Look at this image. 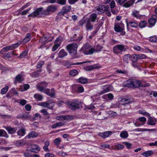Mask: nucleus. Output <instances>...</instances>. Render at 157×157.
<instances>
[{
	"mask_svg": "<svg viewBox=\"0 0 157 157\" xmlns=\"http://www.w3.org/2000/svg\"><path fill=\"white\" fill-rule=\"evenodd\" d=\"M90 21L87 20L86 25V30H91L93 28V25L91 23Z\"/></svg>",
	"mask_w": 157,
	"mask_h": 157,
	"instance_id": "20",
	"label": "nucleus"
},
{
	"mask_svg": "<svg viewBox=\"0 0 157 157\" xmlns=\"http://www.w3.org/2000/svg\"><path fill=\"white\" fill-rule=\"evenodd\" d=\"M48 36H45V35L40 40V42H43L44 41L45 42V41H47L48 40Z\"/></svg>",
	"mask_w": 157,
	"mask_h": 157,
	"instance_id": "58",
	"label": "nucleus"
},
{
	"mask_svg": "<svg viewBox=\"0 0 157 157\" xmlns=\"http://www.w3.org/2000/svg\"><path fill=\"white\" fill-rule=\"evenodd\" d=\"M77 45L75 43H73L68 45L66 48L70 53L72 56H74L77 53Z\"/></svg>",
	"mask_w": 157,
	"mask_h": 157,
	"instance_id": "4",
	"label": "nucleus"
},
{
	"mask_svg": "<svg viewBox=\"0 0 157 157\" xmlns=\"http://www.w3.org/2000/svg\"><path fill=\"white\" fill-rule=\"evenodd\" d=\"M57 10V8L56 5H50L48 6L46 10H43L41 13L42 16L48 15L51 13L56 11Z\"/></svg>",
	"mask_w": 157,
	"mask_h": 157,
	"instance_id": "3",
	"label": "nucleus"
},
{
	"mask_svg": "<svg viewBox=\"0 0 157 157\" xmlns=\"http://www.w3.org/2000/svg\"><path fill=\"white\" fill-rule=\"evenodd\" d=\"M116 72L118 73H121L122 74H126L127 73V71L125 70H117Z\"/></svg>",
	"mask_w": 157,
	"mask_h": 157,
	"instance_id": "63",
	"label": "nucleus"
},
{
	"mask_svg": "<svg viewBox=\"0 0 157 157\" xmlns=\"http://www.w3.org/2000/svg\"><path fill=\"white\" fill-rule=\"evenodd\" d=\"M89 17V18L88 20L90 21L91 22H95L97 19V14L95 13L91 14Z\"/></svg>",
	"mask_w": 157,
	"mask_h": 157,
	"instance_id": "18",
	"label": "nucleus"
},
{
	"mask_svg": "<svg viewBox=\"0 0 157 157\" xmlns=\"http://www.w3.org/2000/svg\"><path fill=\"white\" fill-rule=\"evenodd\" d=\"M70 75L74 76L78 74V72L75 69H74L71 70L69 72Z\"/></svg>",
	"mask_w": 157,
	"mask_h": 157,
	"instance_id": "40",
	"label": "nucleus"
},
{
	"mask_svg": "<svg viewBox=\"0 0 157 157\" xmlns=\"http://www.w3.org/2000/svg\"><path fill=\"white\" fill-rule=\"evenodd\" d=\"M39 105L43 107L48 108L50 109H52L55 106V102L49 100L47 101L40 103Z\"/></svg>",
	"mask_w": 157,
	"mask_h": 157,
	"instance_id": "6",
	"label": "nucleus"
},
{
	"mask_svg": "<svg viewBox=\"0 0 157 157\" xmlns=\"http://www.w3.org/2000/svg\"><path fill=\"white\" fill-rule=\"evenodd\" d=\"M139 112L140 113L142 114L146 117H149L150 116L149 114L144 110H140Z\"/></svg>",
	"mask_w": 157,
	"mask_h": 157,
	"instance_id": "45",
	"label": "nucleus"
},
{
	"mask_svg": "<svg viewBox=\"0 0 157 157\" xmlns=\"http://www.w3.org/2000/svg\"><path fill=\"white\" fill-rule=\"evenodd\" d=\"M123 101L125 104H128L132 103V100L130 99H124L123 100Z\"/></svg>",
	"mask_w": 157,
	"mask_h": 157,
	"instance_id": "51",
	"label": "nucleus"
},
{
	"mask_svg": "<svg viewBox=\"0 0 157 157\" xmlns=\"http://www.w3.org/2000/svg\"><path fill=\"white\" fill-rule=\"evenodd\" d=\"M29 150L32 152H36V151L40 150V148L37 145L32 144L29 147Z\"/></svg>",
	"mask_w": 157,
	"mask_h": 157,
	"instance_id": "15",
	"label": "nucleus"
},
{
	"mask_svg": "<svg viewBox=\"0 0 157 157\" xmlns=\"http://www.w3.org/2000/svg\"><path fill=\"white\" fill-rule=\"evenodd\" d=\"M7 135L6 132L3 129L0 130V136H6Z\"/></svg>",
	"mask_w": 157,
	"mask_h": 157,
	"instance_id": "48",
	"label": "nucleus"
},
{
	"mask_svg": "<svg viewBox=\"0 0 157 157\" xmlns=\"http://www.w3.org/2000/svg\"><path fill=\"white\" fill-rule=\"evenodd\" d=\"M13 50L12 46L11 45L10 46H8L6 47L3 48L2 49V51H5L6 52H7L9 50Z\"/></svg>",
	"mask_w": 157,
	"mask_h": 157,
	"instance_id": "39",
	"label": "nucleus"
},
{
	"mask_svg": "<svg viewBox=\"0 0 157 157\" xmlns=\"http://www.w3.org/2000/svg\"><path fill=\"white\" fill-rule=\"evenodd\" d=\"M132 15L134 17L138 18L140 17L139 14V11L135 10L132 12Z\"/></svg>",
	"mask_w": 157,
	"mask_h": 157,
	"instance_id": "42",
	"label": "nucleus"
},
{
	"mask_svg": "<svg viewBox=\"0 0 157 157\" xmlns=\"http://www.w3.org/2000/svg\"><path fill=\"white\" fill-rule=\"evenodd\" d=\"M65 115V120L68 121H71L73 120L74 119V117L72 115Z\"/></svg>",
	"mask_w": 157,
	"mask_h": 157,
	"instance_id": "36",
	"label": "nucleus"
},
{
	"mask_svg": "<svg viewBox=\"0 0 157 157\" xmlns=\"http://www.w3.org/2000/svg\"><path fill=\"white\" fill-rule=\"evenodd\" d=\"M138 54H135L132 55V62H136L139 59Z\"/></svg>",
	"mask_w": 157,
	"mask_h": 157,
	"instance_id": "41",
	"label": "nucleus"
},
{
	"mask_svg": "<svg viewBox=\"0 0 157 157\" xmlns=\"http://www.w3.org/2000/svg\"><path fill=\"white\" fill-rule=\"evenodd\" d=\"M17 118H25L26 119L29 117L28 115H26L24 114H20L19 115L17 116Z\"/></svg>",
	"mask_w": 157,
	"mask_h": 157,
	"instance_id": "52",
	"label": "nucleus"
},
{
	"mask_svg": "<svg viewBox=\"0 0 157 157\" xmlns=\"http://www.w3.org/2000/svg\"><path fill=\"white\" fill-rule=\"evenodd\" d=\"M123 144H125L127 147V148L128 149H130L131 148L132 144L129 143L127 142H123Z\"/></svg>",
	"mask_w": 157,
	"mask_h": 157,
	"instance_id": "55",
	"label": "nucleus"
},
{
	"mask_svg": "<svg viewBox=\"0 0 157 157\" xmlns=\"http://www.w3.org/2000/svg\"><path fill=\"white\" fill-rule=\"evenodd\" d=\"M147 25V22L145 21H142L140 22L139 25V26L140 28H142L146 26Z\"/></svg>",
	"mask_w": 157,
	"mask_h": 157,
	"instance_id": "38",
	"label": "nucleus"
},
{
	"mask_svg": "<svg viewBox=\"0 0 157 157\" xmlns=\"http://www.w3.org/2000/svg\"><path fill=\"white\" fill-rule=\"evenodd\" d=\"M34 97L37 101H41L43 99V96L39 94H35L34 95Z\"/></svg>",
	"mask_w": 157,
	"mask_h": 157,
	"instance_id": "31",
	"label": "nucleus"
},
{
	"mask_svg": "<svg viewBox=\"0 0 157 157\" xmlns=\"http://www.w3.org/2000/svg\"><path fill=\"white\" fill-rule=\"evenodd\" d=\"M71 10V6H66L63 7L61 13H63V14L66 13L69 11Z\"/></svg>",
	"mask_w": 157,
	"mask_h": 157,
	"instance_id": "27",
	"label": "nucleus"
},
{
	"mask_svg": "<svg viewBox=\"0 0 157 157\" xmlns=\"http://www.w3.org/2000/svg\"><path fill=\"white\" fill-rule=\"evenodd\" d=\"M114 30L115 31L119 32H121L124 29V26L123 25H121L118 23H115L114 25Z\"/></svg>",
	"mask_w": 157,
	"mask_h": 157,
	"instance_id": "12",
	"label": "nucleus"
},
{
	"mask_svg": "<svg viewBox=\"0 0 157 157\" xmlns=\"http://www.w3.org/2000/svg\"><path fill=\"white\" fill-rule=\"evenodd\" d=\"M139 120L140 121L142 122L143 123L142 124H144L146 121V119L144 117H141L139 118Z\"/></svg>",
	"mask_w": 157,
	"mask_h": 157,
	"instance_id": "54",
	"label": "nucleus"
},
{
	"mask_svg": "<svg viewBox=\"0 0 157 157\" xmlns=\"http://www.w3.org/2000/svg\"><path fill=\"white\" fill-rule=\"evenodd\" d=\"M5 129L8 131L9 133L12 134L15 133L16 130L15 128H12L10 127H5Z\"/></svg>",
	"mask_w": 157,
	"mask_h": 157,
	"instance_id": "26",
	"label": "nucleus"
},
{
	"mask_svg": "<svg viewBox=\"0 0 157 157\" xmlns=\"http://www.w3.org/2000/svg\"><path fill=\"white\" fill-rule=\"evenodd\" d=\"M51 93H50V90L49 89H44V92L46 94L49 95V96L53 97L55 95V90L53 88L51 89Z\"/></svg>",
	"mask_w": 157,
	"mask_h": 157,
	"instance_id": "11",
	"label": "nucleus"
},
{
	"mask_svg": "<svg viewBox=\"0 0 157 157\" xmlns=\"http://www.w3.org/2000/svg\"><path fill=\"white\" fill-rule=\"evenodd\" d=\"M101 67L100 65L98 64H95L86 67L85 68V70L87 71H91L94 69H97L98 68H101Z\"/></svg>",
	"mask_w": 157,
	"mask_h": 157,
	"instance_id": "10",
	"label": "nucleus"
},
{
	"mask_svg": "<svg viewBox=\"0 0 157 157\" xmlns=\"http://www.w3.org/2000/svg\"><path fill=\"white\" fill-rule=\"evenodd\" d=\"M82 36H78L75 39H71V40L73 41L79 42L80 41V40L82 39Z\"/></svg>",
	"mask_w": 157,
	"mask_h": 157,
	"instance_id": "56",
	"label": "nucleus"
},
{
	"mask_svg": "<svg viewBox=\"0 0 157 157\" xmlns=\"http://www.w3.org/2000/svg\"><path fill=\"white\" fill-rule=\"evenodd\" d=\"M65 104L69 109L72 110H75L82 107V103L76 99L67 101Z\"/></svg>",
	"mask_w": 157,
	"mask_h": 157,
	"instance_id": "1",
	"label": "nucleus"
},
{
	"mask_svg": "<svg viewBox=\"0 0 157 157\" xmlns=\"http://www.w3.org/2000/svg\"><path fill=\"white\" fill-rule=\"evenodd\" d=\"M44 87H43L41 86H40L38 85L37 86V89L40 91L41 92H44Z\"/></svg>",
	"mask_w": 157,
	"mask_h": 157,
	"instance_id": "59",
	"label": "nucleus"
},
{
	"mask_svg": "<svg viewBox=\"0 0 157 157\" xmlns=\"http://www.w3.org/2000/svg\"><path fill=\"white\" fill-rule=\"evenodd\" d=\"M50 143L48 141H46L43 147V149L46 151H49V150L48 148V147Z\"/></svg>",
	"mask_w": 157,
	"mask_h": 157,
	"instance_id": "33",
	"label": "nucleus"
},
{
	"mask_svg": "<svg viewBox=\"0 0 157 157\" xmlns=\"http://www.w3.org/2000/svg\"><path fill=\"white\" fill-rule=\"evenodd\" d=\"M135 0H130L126 2L124 5L123 6L126 8H128L132 6L134 3Z\"/></svg>",
	"mask_w": 157,
	"mask_h": 157,
	"instance_id": "23",
	"label": "nucleus"
},
{
	"mask_svg": "<svg viewBox=\"0 0 157 157\" xmlns=\"http://www.w3.org/2000/svg\"><path fill=\"white\" fill-rule=\"evenodd\" d=\"M150 41L153 42H157V36H151L149 39Z\"/></svg>",
	"mask_w": 157,
	"mask_h": 157,
	"instance_id": "50",
	"label": "nucleus"
},
{
	"mask_svg": "<svg viewBox=\"0 0 157 157\" xmlns=\"http://www.w3.org/2000/svg\"><path fill=\"white\" fill-rule=\"evenodd\" d=\"M88 81V79L87 78L81 77L78 79V81L80 83L82 84H86Z\"/></svg>",
	"mask_w": 157,
	"mask_h": 157,
	"instance_id": "28",
	"label": "nucleus"
},
{
	"mask_svg": "<svg viewBox=\"0 0 157 157\" xmlns=\"http://www.w3.org/2000/svg\"><path fill=\"white\" fill-rule=\"evenodd\" d=\"M31 38V34L29 33H27L22 41V43L23 44L27 43L29 41Z\"/></svg>",
	"mask_w": 157,
	"mask_h": 157,
	"instance_id": "24",
	"label": "nucleus"
},
{
	"mask_svg": "<svg viewBox=\"0 0 157 157\" xmlns=\"http://www.w3.org/2000/svg\"><path fill=\"white\" fill-rule=\"evenodd\" d=\"M67 53L64 49L61 50L59 52L58 55V57L60 58H63L65 56H66Z\"/></svg>",
	"mask_w": 157,
	"mask_h": 157,
	"instance_id": "17",
	"label": "nucleus"
},
{
	"mask_svg": "<svg viewBox=\"0 0 157 157\" xmlns=\"http://www.w3.org/2000/svg\"><path fill=\"white\" fill-rule=\"evenodd\" d=\"M58 40V39H57L55 40V45L52 48V51H55L60 46L59 44H58L57 43Z\"/></svg>",
	"mask_w": 157,
	"mask_h": 157,
	"instance_id": "34",
	"label": "nucleus"
},
{
	"mask_svg": "<svg viewBox=\"0 0 157 157\" xmlns=\"http://www.w3.org/2000/svg\"><path fill=\"white\" fill-rule=\"evenodd\" d=\"M113 133V132L111 131H106L104 132L100 133L99 134V135L104 138H105L108 137L110 135H111Z\"/></svg>",
	"mask_w": 157,
	"mask_h": 157,
	"instance_id": "14",
	"label": "nucleus"
},
{
	"mask_svg": "<svg viewBox=\"0 0 157 157\" xmlns=\"http://www.w3.org/2000/svg\"><path fill=\"white\" fill-rule=\"evenodd\" d=\"M66 0H57V2L59 4L61 5H65L66 3Z\"/></svg>",
	"mask_w": 157,
	"mask_h": 157,
	"instance_id": "53",
	"label": "nucleus"
},
{
	"mask_svg": "<svg viewBox=\"0 0 157 157\" xmlns=\"http://www.w3.org/2000/svg\"><path fill=\"white\" fill-rule=\"evenodd\" d=\"M25 130L22 128L21 129V130H19L17 132V134L19 136H24L25 133Z\"/></svg>",
	"mask_w": 157,
	"mask_h": 157,
	"instance_id": "43",
	"label": "nucleus"
},
{
	"mask_svg": "<svg viewBox=\"0 0 157 157\" xmlns=\"http://www.w3.org/2000/svg\"><path fill=\"white\" fill-rule=\"evenodd\" d=\"M157 122L156 119L155 118L149 117L147 122V124L148 125H154L156 124Z\"/></svg>",
	"mask_w": 157,
	"mask_h": 157,
	"instance_id": "13",
	"label": "nucleus"
},
{
	"mask_svg": "<svg viewBox=\"0 0 157 157\" xmlns=\"http://www.w3.org/2000/svg\"><path fill=\"white\" fill-rule=\"evenodd\" d=\"M126 22L127 29L128 30H129L128 28L129 26L131 27L134 28H136L138 27V25L137 22L133 21H128L127 20L126 21Z\"/></svg>",
	"mask_w": 157,
	"mask_h": 157,
	"instance_id": "9",
	"label": "nucleus"
},
{
	"mask_svg": "<svg viewBox=\"0 0 157 157\" xmlns=\"http://www.w3.org/2000/svg\"><path fill=\"white\" fill-rule=\"evenodd\" d=\"M133 86L134 88H138L140 86H142V85L141 84L140 81L136 80H133Z\"/></svg>",
	"mask_w": 157,
	"mask_h": 157,
	"instance_id": "22",
	"label": "nucleus"
},
{
	"mask_svg": "<svg viewBox=\"0 0 157 157\" xmlns=\"http://www.w3.org/2000/svg\"><path fill=\"white\" fill-rule=\"evenodd\" d=\"M61 141V140L59 138H57L55 139L54 141V143L56 145H59L60 144V142Z\"/></svg>",
	"mask_w": 157,
	"mask_h": 157,
	"instance_id": "64",
	"label": "nucleus"
},
{
	"mask_svg": "<svg viewBox=\"0 0 157 157\" xmlns=\"http://www.w3.org/2000/svg\"><path fill=\"white\" fill-rule=\"evenodd\" d=\"M43 8L40 7L38 8L33 12L32 13L33 16V17H35L36 16L39 15L40 14V13L41 14V13L43 11Z\"/></svg>",
	"mask_w": 157,
	"mask_h": 157,
	"instance_id": "19",
	"label": "nucleus"
},
{
	"mask_svg": "<svg viewBox=\"0 0 157 157\" xmlns=\"http://www.w3.org/2000/svg\"><path fill=\"white\" fill-rule=\"evenodd\" d=\"M128 47L124 44H118L113 48L114 53L117 54H121L123 52H125L128 49Z\"/></svg>",
	"mask_w": 157,
	"mask_h": 157,
	"instance_id": "2",
	"label": "nucleus"
},
{
	"mask_svg": "<svg viewBox=\"0 0 157 157\" xmlns=\"http://www.w3.org/2000/svg\"><path fill=\"white\" fill-rule=\"evenodd\" d=\"M132 82H133V80H128L127 82V86L128 87H133V83Z\"/></svg>",
	"mask_w": 157,
	"mask_h": 157,
	"instance_id": "46",
	"label": "nucleus"
},
{
	"mask_svg": "<svg viewBox=\"0 0 157 157\" xmlns=\"http://www.w3.org/2000/svg\"><path fill=\"white\" fill-rule=\"evenodd\" d=\"M56 119L59 121H64L65 120V115H62L57 116L56 117Z\"/></svg>",
	"mask_w": 157,
	"mask_h": 157,
	"instance_id": "49",
	"label": "nucleus"
},
{
	"mask_svg": "<svg viewBox=\"0 0 157 157\" xmlns=\"http://www.w3.org/2000/svg\"><path fill=\"white\" fill-rule=\"evenodd\" d=\"M157 16L155 15H152L151 17L149 19L148 21L150 25H154L157 19Z\"/></svg>",
	"mask_w": 157,
	"mask_h": 157,
	"instance_id": "16",
	"label": "nucleus"
},
{
	"mask_svg": "<svg viewBox=\"0 0 157 157\" xmlns=\"http://www.w3.org/2000/svg\"><path fill=\"white\" fill-rule=\"evenodd\" d=\"M84 53L86 55L92 54L94 53V48L88 44H84L82 48Z\"/></svg>",
	"mask_w": 157,
	"mask_h": 157,
	"instance_id": "5",
	"label": "nucleus"
},
{
	"mask_svg": "<svg viewBox=\"0 0 157 157\" xmlns=\"http://www.w3.org/2000/svg\"><path fill=\"white\" fill-rule=\"evenodd\" d=\"M38 136V134L37 133L34 131H32L29 133L26 137L28 138H36Z\"/></svg>",
	"mask_w": 157,
	"mask_h": 157,
	"instance_id": "21",
	"label": "nucleus"
},
{
	"mask_svg": "<svg viewBox=\"0 0 157 157\" xmlns=\"http://www.w3.org/2000/svg\"><path fill=\"white\" fill-rule=\"evenodd\" d=\"M153 154V152L151 151H146L145 152H143L142 155H143L147 157L149 156L152 155Z\"/></svg>",
	"mask_w": 157,
	"mask_h": 157,
	"instance_id": "32",
	"label": "nucleus"
},
{
	"mask_svg": "<svg viewBox=\"0 0 157 157\" xmlns=\"http://www.w3.org/2000/svg\"><path fill=\"white\" fill-rule=\"evenodd\" d=\"M44 62L43 61H40L39 62V63L37 64V67L38 68H41L42 67L44 64Z\"/></svg>",
	"mask_w": 157,
	"mask_h": 157,
	"instance_id": "62",
	"label": "nucleus"
},
{
	"mask_svg": "<svg viewBox=\"0 0 157 157\" xmlns=\"http://www.w3.org/2000/svg\"><path fill=\"white\" fill-rule=\"evenodd\" d=\"M15 55L14 54V51L10 52L7 53L5 54L4 55V58H5L7 59H9L11 55Z\"/></svg>",
	"mask_w": 157,
	"mask_h": 157,
	"instance_id": "35",
	"label": "nucleus"
},
{
	"mask_svg": "<svg viewBox=\"0 0 157 157\" xmlns=\"http://www.w3.org/2000/svg\"><path fill=\"white\" fill-rule=\"evenodd\" d=\"M23 80L22 75L20 74L17 75L15 78V80L19 82H21Z\"/></svg>",
	"mask_w": 157,
	"mask_h": 157,
	"instance_id": "37",
	"label": "nucleus"
},
{
	"mask_svg": "<svg viewBox=\"0 0 157 157\" xmlns=\"http://www.w3.org/2000/svg\"><path fill=\"white\" fill-rule=\"evenodd\" d=\"M128 136V132L126 131H123L120 133V136L122 138H127Z\"/></svg>",
	"mask_w": 157,
	"mask_h": 157,
	"instance_id": "29",
	"label": "nucleus"
},
{
	"mask_svg": "<svg viewBox=\"0 0 157 157\" xmlns=\"http://www.w3.org/2000/svg\"><path fill=\"white\" fill-rule=\"evenodd\" d=\"M124 147V146L123 145L119 144H118L113 146V149L115 150H121L123 149Z\"/></svg>",
	"mask_w": 157,
	"mask_h": 157,
	"instance_id": "25",
	"label": "nucleus"
},
{
	"mask_svg": "<svg viewBox=\"0 0 157 157\" xmlns=\"http://www.w3.org/2000/svg\"><path fill=\"white\" fill-rule=\"evenodd\" d=\"M98 14H101L105 11H108L109 10V6L101 5L98 6L96 9Z\"/></svg>",
	"mask_w": 157,
	"mask_h": 157,
	"instance_id": "7",
	"label": "nucleus"
},
{
	"mask_svg": "<svg viewBox=\"0 0 157 157\" xmlns=\"http://www.w3.org/2000/svg\"><path fill=\"white\" fill-rule=\"evenodd\" d=\"M8 86H6L5 87L3 88L1 91V93L2 94H5L8 91Z\"/></svg>",
	"mask_w": 157,
	"mask_h": 157,
	"instance_id": "47",
	"label": "nucleus"
},
{
	"mask_svg": "<svg viewBox=\"0 0 157 157\" xmlns=\"http://www.w3.org/2000/svg\"><path fill=\"white\" fill-rule=\"evenodd\" d=\"M111 90V86L109 85H105L102 86L99 91L98 94H102L107 92L110 91Z\"/></svg>",
	"mask_w": 157,
	"mask_h": 157,
	"instance_id": "8",
	"label": "nucleus"
},
{
	"mask_svg": "<svg viewBox=\"0 0 157 157\" xmlns=\"http://www.w3.org/2000/svg\"><path fill=\"white\" fill-rule=\"evenodd\" d=\"M102 48L101 46L98 44L97 45L95 49H94V52H100Z\"/></svg>",
	"mask_w": 157,
	"mask_h": 157,
	"instance_id": "44",
	"label": "nucleus"
},
{
	"mask_svg": "<svg viewBox=\"0 0 157 157\" xmlns=\"http://www.w3.org/2000/svg\"><path fill=\"white\" fill-rule=\"evenodd\" d=\"M28 54V52L27 51H25L22 53L20 54V57L21 58H23L25 57Z\"/></svg>",
	"mask_w": 157,
	"mask_h": 157,
	"instance_id": "57",
	"label": "nucleus"
},
{
	"mask_svg": "<svg viewBox=\"0 0 157 157\" xmlns=\"http://www.w3.org/2000/svg\"><path fill=\"white\" fill-rule=\"evenodd\" d=\"M38 85L46 87L48 85V83L45 82H40L39 83Z\"/></svg>",
	"mask_w": 157,
	"mask_h": 157,
	"instance_id": "60",
	"label": "nucleus"
},
{
	"mask_svg": "<svg viewBox=\"0 0 157 157\" xmlns=\"http://www.w3.org/2000/svg\"><path fill=\"white\" fill-rule=\"evenodd\" d=\"M31 8H30L29 9L26 10H25L23 11L21 13V14L22 15H26L27 13L29 11Z\"/></svg>",
	"mask_w": 157,
	"mask_h": 157,
	"instance_id": "61",
	"label": "nucleus"
},
{
	"mask_svg": "<svg viewBox=\"0 0 157 157\" xmlns=\"http://www.w3.org/2000/svg\"><path fill=\"white\" fill-rule=\"evenodd\" d=\"M131 57L130 55L129 54L124 55L123 57L124 61L128 63Z\"/></svg>",
	"mask_w": 157,
	"mask_h": 157,
	"instance_id": "30",
	"label": "nucleus"
}]
</instances>
